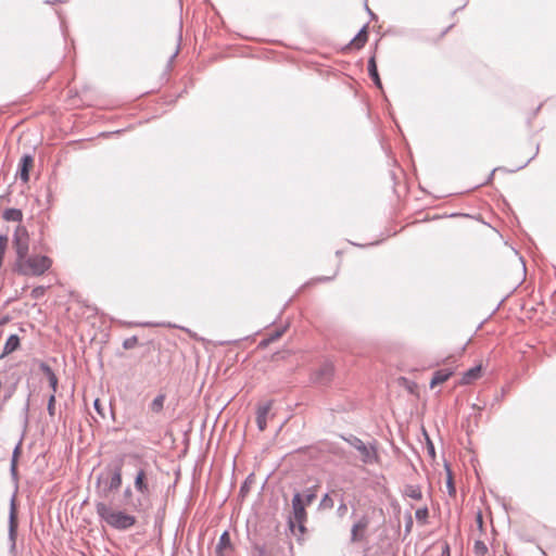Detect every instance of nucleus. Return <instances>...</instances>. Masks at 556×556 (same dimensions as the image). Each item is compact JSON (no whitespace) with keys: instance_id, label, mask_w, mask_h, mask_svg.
I'll return each instance as SVG.
<instances>
[{"instance_id":"nucleus-32","label":"nucleus","mask_w":556,"mask_h":556,"mask_svg":"<svg viewBox=\"0 0 556 556\" xmlns=\"http://www.w3.org/2000/svg\"><path fill=\"white\" fill-rule=\"evenodd\" d=\"M94 408L98 410V413H100V414H101V410H100V400H99V399H97V400L94 401Z\"/></svg>"},{"instance_id":"nucleus-33","label":"nucleus","mask_w":556,"mask_h":556,"mask_svg":"<svg viewBox=\"0 0 556 556\" xmlns=\"http://www.w3.org/2000/svg\"><path fill=\"white\" fill-rule=\"evenodd\" d=\"M346 509H348V508H346V505H345V504H341V506L339 507V511H340L341 514H344V513L346 511Z\"/></svg>"},{"instance_id":"nucleus-6","label":"nucleus","mask_w":556,"mask_h":556,"mask_svg":"<svg viewBox=\"0 0 556 556\" xmlns=\"http://www.w3.org/2000/svg\"><path fill=\"white\" fill-rule=\"evenodd\" d=\"M468 342H469V340H468V339H466V340H464V341L459 342L458 344H455V343H454V339H452V338H451V339H448V340L446 341V348H447L448 350H453V351H454V353L450 354V355L444 359V362H445L446 364H448V365H450V364H451V361H452V359H454L456 356L460 357V356L465 353Z\"/></svg>"},{"instance_id":"nucleus-23","label":"nucleus","mask_w":556,"mask_h":556,"mask_svg":"<svg viewBox=\"0 0 556 556\" xmlns=\"http://www.w3.org/2000/svg\"><path fill=\"white\" fill-rule=\"evenodd\" d=\"M446 468V489H447V492L451 496H455L456 495V488H455V484H454V480H453V476H452V471L450 469L448 466H445Z\"/></svg>"},{"instance_id":"nucleus-12","label":"nucleus","mask_w":556,"mask_h":556,"mask_svg":"<svg viewBox=\"0 0 556 556\" xmlns=\"http://www.w3.org/2000/svg\"><path fill=\"white\" fill-rule=\"evenodd\" d=\"M367 41H368V31H367V28L364 27L351 40V42L346 46L345 49H348V50H359V49H362L366 45Z\"/></svg>"},{"instance_id":"nucleus-8","label":"nucleus","mask_w":556,"mask_h":556,"mask_svg":"<svg viewBox=\"0 0 556 556\" xmlns=\"http://www.w3.org/2000/svg\"><path fill=\"white\" fill-rule=\"evenodd\" d=\"M455 371L454 367H446L439 369L433 372L432 379L430 381V388L434 389L437 386L444 383L453 376Z\"/></svg>"},{"instance_id":"nucleus-21","label":"nucleus","mask_w":556,"mask_h":556,"mask_svg":"<svg viewBox=\"0 0 556 556\" xmlns=\"http://www.w3.org/2000/svg\"><path fill=\"white\" fill-rule=\"evenodd\" d=\"M22 217H23L22 212L16 208H9V210H5L3 213V218L7 220L20 222L22 219Z\"/></svg>"},{"instance_id":"nucleus-15","label":"nucleus","mask_w":556,"mask_h":556,"mask_svg":"<svg viewBox=\"0 0 556 556\" xmlns=\"http://www.w3.org/2000/svg\"><path fill=\"white\" fill-rule=\"evenodd\" d=\"M21 345V340L18 338L17 334H11L5 344H4V348H3V352L1 354V358L10 355L11 353L15 352L16 350H18Z\"/></svg>"},{"instance_id":"nucleus-26","label":"nucleus","mask_w":556,"mask_h":556,"mask_svg":"<svg viewBox=\"0 0 556 556\" xmlns=\"http://www.w3.org/2000/svg\"><path fill=\"white\" fill-rule=\"evenodd\" d=\"M415 516H416V519L420 523H425L427 518H428V516H429L428 508L427 507H422V508L417 509L416 513H415Z\"/></svg>"},{"instance_id":"nucleus-29","label":"nucleus","mask_w":556,"mask_h":556,"mask_svg":"<svg viewBox=\"0 0 556 556\" xmlns=\"http://www.w3.org/2000/svg\"><path fill=\"white\" fill-rule=\"evenodd\" d=\"M16 530V520L14 514L11 515V522H10V534L13 538Z\"/></svg>"},{"instance_id":"nucleus-9","label":"nucleus","mask_w":556,"mask_h":556,"mask_svg":"<svg viewBox=\"0 0 556 556\" xmlns=\"http://www.w3.org/2000/svg\"><path fill=\"white\" fill-rule=\"evenodd\" d=\"M232 552V544L230 541V534L225 531L218 541L216 546V555L217 556H229Z\"/></svg>"},{"instance_id":"nucleus-14","label":"nucleus","mask_w":556,"mask_h":556,"mask_svg":"<svg viewBox=\"0 0 556 556\" xmlns=\"http://www.w3.org/2000/svg\"><path fill=\"white\" fill-rule=\"evenodd\" d=\"M334 374V367L332 364H324L316 372V380L320 383L329 382Z\"/></svg>"},{"instance_id":"nucleus-18","label":"nucleus","mask_w":556,"mask_h":556,"mask_svg":"<svg viewBox=\"0 0 556 556\" xmlns=\"http://www.w3.org/2000/svg\"><path fill=\"white\" fill-rule=\"evenodd\" d=\"M122 485V471L121 468H116L111 476L110 482H109V491H115L118 490Z\"/></svg>"},{"instance_id":"nucleus-4","label":"nucleus","mask_w":556,"mask_h":556,"mask_svg":"<svg viewBox=\"0 0 556 556\" xmlns=\"http://www.w3.org/2000/svg\"><path fill=\"white\" fill-rule=\"evenodd\" d=\"M454 25V22L443 25L439 20L432 21L427 28L426 40L433 45L439 43Z\"/></svg>"},{"instance_id":"nucleus-24","label":"nucleus","mask_w":556,"mask_h":556,"mask_svg":"<svg viewBox=\"0 0 556 556\" xmlns=\"http://www.w3.org/2000/svg\"><path fill=\"white\" fill-rule=\"evenodd\" d=\"M337 492L336 491H332L331 494H326L321 502H320V507L324 508V509H331L333 508L334 506V501L332 498V495H336Z\"/></svg>"},{"instance_id":"nucleus-31","label":"nucleus","mask_w":556,"mask_h":556,"mask_svg":"<svg viewBox=\"0 0 556 556\" xmlns=\"http://www.w3.org/2000/svg\"><path fill=\"white\" fill-rule=\"evenodd\" d=\"M314 498H315V494H307L305 496V501H304L305 506L309 505L314 501Z\"/></svg>"},{"instance_id":"nucleus-7","label":"nucleus","mask_w":556,"mask_h":556,"mask_svg":"<svg viewBox=\"0 0 556 556\" xmlns=\"http://www.w3.org/2000/svg\"><path fill=\"white\" fill-rule=\"evenodd\" d=\"M483 367L481 364L468 369L465 371L462 376V379L459 380V386H468L477 381L482 377Z\"/></svg>"},{"instance_id":"nucleus-30","label":"nucleus","mask_w":556,"mask_h":556,"mask_svg":"<svg viewBox=\"0 0 556 556\" xmlns=\"http://www.w3.org/2000/svg\"><path fill=\"white\" fill-rule=\"evenodd\" d=\"M441 556H451L450 545L446 542L442 545Z\"/></svg>"},{"instance_id":"nucleus-28","label":"nucleus","mask_w":556,"mask_h":556,"mask_svg":"<svg viewBox=\"0 0 556 556\" xmlns=\"http://www.w3.org/2000/svg\"><path fill=\"white\" fill-rule=\"evenodd\" d=\"M48 413L50 416L55 414V394H51L48 402Z\"/></svg>"},{"instance_id":"nucleus-34","label":"nucleus","mask_w":556,"mask_h":556,"mask_svg":"<svg viewBox=\"0 0 556 556\" xmlns=\"http://www.w3.org/2000/svg\"><path fill=\"white\" fill-rule=\"evenodd\" d=\"M478 522H482V516L480 514L478 515Z\"/></svg>"},{"instance_id":"nucleus-13","label":"nucleus","mask_w":556,"mask_h":556,"mask_svg":"<svg viewBox=\"0 0 556 556\" xmlns=\"http://www.w3.org/2000/svg\"><path fill=\"white\" fill-rule=\"evenodd\" d=\"M271 408L270 403L260 405L256 412V424L261 431H264L267 427V415Z\"/></svg>"},{"instance_id":"nucleus-27","label":"nucleus","mask_w":556,"mask_h":556,"mask_svg":"<svg viewBox=\"0 0 556 556\" xmlns=\"http://www.w3.org/2000/svg\"><path fill=\"white\" fill-rule=\"evenodd\" d=\"M46 291H47L46 287L38 286L31 290L30 295L33 299L38 300L45 295Z\"/></svg>"},{"instance_id":"nucleus-25","label":"nucleus","mask_w":556,"mask_h":556,"mask_svg":"<svg viewBox=\"0 0 556 556\" xmlns=\"http://www.w3.org/2000/svg\"><path fill=\"white\" fill-rule=\"evenodd\" d=\"M473 551L477 556H485L488 553V547L483 541H476Z\"/></svg>"},{"instance_id":"nucleus-19","label":"nucleus","mask_w":556,"mask_h":556,"mask_svg":"<svg viewBox=\"0 0 556 556\" xmlns=\"http://www.w3.org/2000/svg\"><path fill=\"white\" fill-rule=\"evenodd\" d=\"M368 72L372 80L378 87H381L380 77L378 75L377 64L375 56H371L368 61Z\"/></svg>"},{"instance_id":"nucleus-2","label":"nucleus","mask_w":556,"mask_h":556,"mask_svg":"<svg viewBox=\"0 0 556 556\" xmlns=\"http://www.w3.org/2000/svg\"><path fill=\"white\" fill-rule=\"evenodd\" d=\"M96 510L108 526L116 530L130 529L137 522V518L134 515L113 508L103 502L97 503Z\"/></svg>"},{"instance_id":"nucleus-1","label":"nucleus","mask_w":556,"mask_h":556,"mask_svg":"<svg viewBox=\"0 0 556 556\" xmlns=\"http://www.w3.org/2000/svg\"><path fill=\"white\" fill-rule=\"evenodd\" d=\"M13 245L16 252L14 270L23 276H41L52 266L46 255H28L29 236L25 227L18 226L14 232Z\"/></svg>"},{"instance_id":"nucleus-22","label":"nucleus","mask_w":556,"mask_h":556,"mask_svg":"<svg viewBox=\"0 0 556 556\" xmlns=\"http://www.w3.org/2000/svg\"><path fill=\"white\" fill-rule=\"evenodd\" d=\"M164 402H165V395L164 394H160L157 395L151 403L150 405V408L153 413H160L162 412L163 407H164Z\"/></svg>"},{"instance_id":"nucleus-3","label":"nucleus","mask_w":556,"mask_h":556,"mask_svg":"<svg viewBox=\"0 0 556 556\" xmlns=\"http://www.w3.org/2000/svg\"><path fill=\"white\" fill-rule=\"evenodd\" d=\"M292 508L293 515L289 520V526L292 532L295 531V527L301 534L304 533L305 527L304 523L306 521V510L304 500L302 498L300 493H296L292 500Z\"/></svg>"},{"instance_id":"nucleus-5","label":"nucleus","mask_w":556,"mask_h":556,"mask_svg":"<svg viewBox=\"0 0 556 556\" xmlns=\"http://www.w3.org/2000/svg\"><path fill=\"white\" fill-rule=\"evenodd\" d=\"M368 526L369 518L367 516H363L357 520L351 529V542L358 543L365 541L367 538Z\"/></svg>"},{"instance_id":"nucleus-17","label":"nucleus","mask_w":556,"mask_h":556,"mask_svg":"<svg viewBox=\"0 0 556 556\" xmlns=\"http://www.w3.org/2000/svg\"><path fill=\"white\" fill-rule=\"evenodd\" d=\"M40 369L43 371V374L47 376L49 384L52 389V394H55L58 390V377L53 372V370L50 368L49 365L46 363H41Z\"/></svg>"},{"instance_id":"nucleus-11","label":"nucleus","mask_w":556,"mask_h":556,"mask_svg":"<svg viewBox=\"0 0 556 556\" xmlns=\"http://www.w3.org/2000/svg\"><path fill=\"white\" fill-rule=\"evenodd\" d=\"M34 166V159L30 155H24L21 159L18 175L20 178L27 182L29 180V172Z\"/></svg>"},{"instance_id":"nucleus-10","label":"nucleus","mask_w":556,"mask_h":556,"mask_svg":"<svg viewBox=\"0 0 556 556\" xmlns=\"http://www.w3.org/2000/svg\"><path fill=\"white\" fill-rule=\"evenodd\" d=\"M135 488L143 496L150 495V488H149V483H148L147 472L144 469H140L137 472V476L135 479Z\"/></svg>"},{"instance_id":"nucleus-16","label":"nucleus","mask_w":556,"mask_h":556,"mask_svg":"<svg viewBox=\"0 0 556 556\" xmlns=\"http://www.w3.org/2000/svg\"><path fill=\"white\" fill-rule=\"evenodd\" d=\"M355 447L361 452L365 463H371L376 458V452L372 446H367L358 441Z\"/></svg>"},{"instance_id":"nucleus-20","label":"nucleus","mask_w":556,"mask_h":556,"mask_svg":"<svg viewBox=\"0 0 556 556\" xmlns=\"http://www.w3.org/2000/svg\"><path fill=\"white\" fill-rule=\"evenodd\" d=\"M405 495L415 500L420 501L422 498V493L419 486L416 485H407L404 491Z\"/></svg>"}]
</instances>
